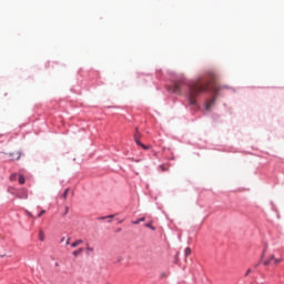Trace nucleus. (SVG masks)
<instances>
[{"mask_svg": "<svg viewBox=\"0 0 284 284\" xmlns=\"http://www.w3.org/2000/svg\"><path fill=\"white\" fill-rule=\"evenodd\" d=\"M216 90V75L214 73H207L206 77L196 80L189 87V103L190 105H196V98L203 92Z\"/></svg>", "mask_w": 284, "mask_h": 284, "instance_id": "f257e3e1", "label": "nucleus"}, {"mask_svg": "<svg viewBox=\"0 0 284 284\" xmlns=\"http://www.w3.org/2000/svg\"><path fill=\"white\" fill-rule=\"evenodd\" d=\"M133 140L136 143V145H140L143 150H150V146L143 144L141 142V132H139V128H135V133L133 134Z\"/></svg>", "mask_w": 284, "mask_h": 284, "instance_id": "f03ea898", "label": "nucleus"}, {"mask_svg": "<svg viewBox=\"0 0 284 284\" xmlns=\"http://www.w3.org/2000/svg\"><path fill=\"white\" fill-rule=\"evenodd\" d=\"M181 85H183V81H178L173 84L172 92L174 94H181Z\"/></svg>", "mask_w": 284, "mask_h": 284, "instance_id": "7ed1b4c3", "label": "nucleus"}, {"mask_svg": "<svg viewBox=\"0 0 284 284\" xmlns=\"http://www.w3.org/2000/svg\"><path fill=\"white\" fill-rule=\"evenodd\" d=\"M282 261H283V260L276 258V257H274V255H272V256L270 257V260H267V261L264 262V265H270V264H272V262H273L275 265H278V263H281Z\"/></svg>", "mask_w": 284, "mask_h": 284, "instance_id": "20e7f679", "label": "nucleus"}, {"mask_svg": "<svg viewBox=\"0 0 284 284\" xmlns=\"http://www.w3.org/2000/svg\"><path fill=\"white\" fill-rule=\"evenodd\" d=\"M18 199H28V191L27 189H21L17 193Z\"/></svg>", "mask_w": 284, "mask_h": 284, "instance_id": "39448f33", "label": "nucleus"}, {"mask_svg": "<svg viewBox=\"0 0 284 284\" xmlns=\"http://www.w3.org/2000/svg\"><path fill=\"white\" fill-rule=\"evenodd\" d=\"M9 156L11 158V161H19L21 159V152L17 151L9 153Z\"/></svg>", "mask_w": 284, "mask_h": 284, "instance_id": "423d86ee", "label": "nucleus"}, {"mask_svg": "<svg viewBox=\"0 0 284 284\" xmlns=\"http://www.w3.org/2000/svg\"><path fill=\"white\" fill-rule=\"evenodd\" d=\"M214 101H216V98H212L205 103V110H211L212 105H214Z\"/></svg>", "mask_w": 284, "mask_h": 284, "instance_id": "0eeeda50", "label": "nucleus"}, {"mask_svg": "<svg viewBox=\"0 0 284 284\" xmlns=\"http://www.w3.org/2000/svg\"><path fill=\"white\" fill-rule=\"evenodd\" d=\"M71 247H79V245H83V240H77L74 242H72Z\"/></svg>", "mask_w": 284, "mask_h": 284, "instance_id": "6e6552de", "label": "nucleus"}, {"mask_svg": "<svg viewBox=\"0 0 284 284\" xmlns=\"http://www.w3.org/2000/svg\"><path fill=\"white\" fill-rule=\"evenodd\" d=\"M81 254H83V247H80L75 251L72 252V256H81Z\"/></svg>", "mask_w": 284, "mask_h": 284, "instance_id": "1a4fd4ad", "label": "nucleus"}, {"mask_svg": "<svg viewBox=\"0 0 284 284\" xmlns=\"http://www.w3.org/2000/svg\"><path fill=\"white\" fill-rule=\"evenodd\" d=\"M39 241L41 242L45 241V232H43V230L39 231Z\"/></svg>", "mask_w": 284, "mask_h": 284, "instance_id": "9d476101", "label": "nucleus"}, {"mask_svg": "<svg viewBox=\"0 0 284 284\" xmlns=\"http://www.w3.org/2000/svg\"><path fill=\"white\" fill-rule=\"evenodd\" d=\"M160 170H161V172H168V170H170V166L162 164V165H160Z\"/></svg>", "mask_w": 284, "mask_h": 284, "instance_id": "9b49d317", "label": "nucleus"}, {"mask_svg": "<svg viewBox=\"0 0 284 284\" xmlns=\"http://www.w3.org/2000/svg\"><path fill=\"white\" fill-rule=\"evenodd\" d=\"M18 181H19L20 185H23L26 183V178L20 174Z\"/></svg>", "mask_w": 284, "mask_h": 284, "instance_id": "f8f14e48", "label": "nucleus"}, {"mask_svg": "<svg viewBox=\"0 0 284 284\" xmlns=\"http://www.w3.org/2000/svg\"><path fill=\"white\" fill-rule=\"evenodd\" d=\"M145 227H149L150 230H152V232H155V231H156V227H154V226L152 225V222L146 223V224H145Z\"/></svg>", "mask_w": 284, "mask_h": 284, "instance_id": "ddd939ff", "label": "nucleus"}, {"mask_svg": "<svg viewBox=\"0 0 284 284\" xmlns=\"http://www.w3.org/2000/svg\"><path fill=\"white\" fill-rule=\"evenodd\" d=\"M143 221H145V217H141V219L134 221L133 225H139L140 223H143Z\"/></svg>", "mask_w": 284, "mask_h": 284, "instance_id": "4468645a", "label": "nucleus"}, {"mask_svg": "<svg viewBox=\"0 0 284 284\" xmlns=\"http://www.w3.org/2000/svg\"><path fill=\"white\" fill-rule=\"evenodd\" d=\"M69 192H70V189H65V191H64L63 194H62V199L67 200Z\"/></svg>", "mask_w": 284, "mask_h": 284, "instance_id": "2eb2a0df", "label": "nucleus"}, {"mask_svg": "<svg viewBox=\"0 0 284 284\" xmlns=\"http://www.w3.org/2000/svg\"><path fill=\"white\" fill-rule=\"evenodd\" d=\"M185 256H190V254H192V248L186 247L184 251Z\"/></svg>", "mask_w": 284, "mask_h": 284, "instance_id": "dca6fc26", "label": "nucleus"}, {"mask_svg": "<svg viewBox=\"0 0 284 284\" xmlns=\"http://www.w3.org/2000/svg\"><path fill=\"white\" fill-rule=\"evenodd\" d=\"M69 212H70V207L65 206L64 207V213L62 214V216H65Z\"/></svg>", "mask_w": 284, "mask_h": 284, "instance_id": "f3484780", "label": "nucleus"}, {"mask_svg": "<svg viewBox=\"0 0 284 284\" xmlns=\"http://www.w3.org/2000/svg\"><path fill=\"white\" fill-rule=\"evenodd\" d=\"M10 181H17V174H12V175L10 176Z\"/></svg>", "mask_w": 284, "mask_h": 284, "instance_id": "a211bd4d", "label": "nucleus"}, {"mask_svg": "<svg viewBox=\"0 0 284 284\" xmlns=\"http://www.w3.org/2000/svg\"><path fill=\"white\" fill-rule=\"evenodd\" d=\"M43 214H45V210L40 211V213L38 214V217L41 219V216H42Z\"/></svg>", "mask_w": 284, "mask_h": 284, "instance_id": "6ab92c4d", "label": "nucleus"}, {"mask_svg": "<svg viewBox=\"0 0 284 284\" xmlns=\"http://www.w3.org/2000/svg\"><path fill=\"white\" fill-rule=\"evenodd\" d=\"M87 252H88V254H90V252H94V248L87 246Z\"/></svg>", "mask_w": 284, "mask_h": 284, "instance_id": "aec40b11", "label": "nucleus"}, {"mask_svg": "<svg viewBox=\"0 0 284 284\" xmlns=\"http://www.w3.org/2000/svg\"><path fill=\"white\" fill-rule=\"evenodd\" d=\"M250 274H252V268H248L245 273V276H250Z\"/></svg>", "mask_w": 284, "mask_h": 284, "instance_id": "412c9836", "label": "nucleus"}, {"mask_svg": "<svg viewBox=\"0 0 284 284\" xmlns=\"http://www.w3.org/2000/svg\"><path fill=\"white\" fill-rule=\"evenodd\" d=\"M121 261H123V257L122 256H119L115 261V263H121Z\"/></svg>", "mask_w": 284, "mask_h": 284, "instance_id": "4be33fe9", "label": "nucleus"}, {"mask_svg": "<svg viewBox=\"0 0 284 284\" xmlns=\"http://www.w3.org/2000/svg\"><path fill=\"white\" fill-rule=\"evenodd\" d=\"M65 245H70V237L67 240Z\"/></svg>", "mask_w": 284, "mask_h": 284, "instance_id": "5701e85b", "label": "nucleus"}, {"mask_svg": "<svg viewBox=\"0 0 284 284\" xmlns=\"http://www.w3.org/2000/svg\"><path fill=\"white\" fill-rule=\"evenodd\" d=\"M106 219H114V215H109Z\"/></svg>", "mask_w": 284, "mask_h": 284, "instance_id": "b1692460", "label": "nucleus"}, {"mask_svg": "<svg viewBox=\"0 0 284 284\" xmlns=\"http://www.w3.org/2000/svg\"><path fill=\"white\" fill-rule=\"evenodd\" d=\"M63 241H65V237H62L61 242L63 243Z\"/></svg>", "mask_w": 284, "mask_h": 284, "instance_id": "393cba45", "label": "nucleus"}, {"mask_svg": "<svg viewBox=\"0 0 284 284\" xmlns=\"http://www.w3.org/2000/svg\"><path fill=\"white\" fill-rule=\"evenodd\" d=\"M29 216H32V213H28Z\"/></svg>", "mask_w": 284, "mask_h": 284, "instance_id": "a878e982", "label": "nucleus"}]
</instances>
